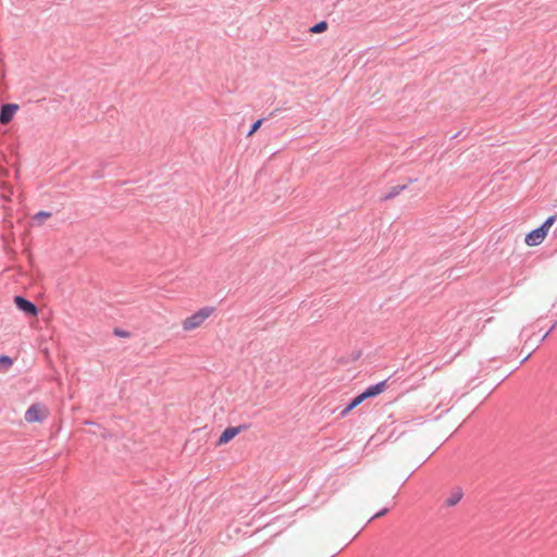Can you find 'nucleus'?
Listing matches in <instances>:
<instances>
[{"instance_id": "f257e3e1", "label": "nucleus", "mask_w": 557, "mask_h": 557, "mask_svg": "<svg viewBox=\"0 0 557 557\" xmlns=\"http://www.w3.org/2000/svg\"><path fill=\"white\" fill-rule=\"evenodd\" d=\"M13 301L16 308L20 311L24 312L27 317L33 318L38 314L37 306L26 297L22 295H16L14 296Z\"/></svg>"}, {"instance_id": "f03ea898", "label": "nucleus", "mask_w": 557, "mask_h": 557, "mask_svg": "<svg viewBox=\"0 0 557 557\" xmlns=\"http://www.w3.org/2000/svg\"><path fill=\"white\" fill-rule=\"evenodd\" d=\"M47 417V409L39 403L33 404L25 412L27 422H41Z\"/></svg>"}, {"instance_id": "7ed1b4c3", "label": "nucleus", "mask_w": 557, "mask_h": 557, "mask_svg": "<svg viewBox=\"0 0 557 557\" xmlns=\"http://www.w3.org/2000/svg\"><path fill=\"white\" fill-rule=\"evenodd\" d=\"M248 429V425L247 424H240V425H237V426H228L226 428L222 433L221 435L219 436L215 445L216 446H221V445H225L227 444L228 442H231L236 435H238L242 431L244 430H247Z\"/></svg>"}, {"instance_id": "20e7f679", "label": "nucleus", "mask_w": 557, "mask_h": 557, "mask_svg": "<svg viewBox=\"0 0 557 557\" xmlns=\"http://www.w3.org/2000/svg\"><path fill=\"white\" fill-rule=\"evenodd\" d=\"M547 234L545 228L540 225L525 235L524 242L528 246H537L545 239Z\"/></svg>"}, {"instance_id": "39448f33", "label": "nucleus", "mask_w": 557, "mask_h": 557, "mask_svg": "<svg viewBox=\"0 0 557 557\" xmlns=\"http://www.w3.org/2000/svg\"><path fill=\"white\" fill-rule=\"evenodd\" d=\"M20 109L18 104L16 103H4L0 108V123L2 125L9 124L17 110Z\"/></svg>"}, {"instance_id": "423d86ee", "label": "nucleus", "mask_w": 557, "mask_h": 557, "mask_svg": "<svg viewBox=\"0 0 557 557\" xmlns=\"http://www.w3.org/2000/svg\"><path fill=\"white\" fill-rule=\"evenodd\" d=\"M386 382H387V380H383L376 384L370 385L362 392V394L364 395V397L367 399L374 398L386 389V387H387Z\"/></svg>"}, {"instance_id": "0eeeda50", "label": "nucleus", "mask_w": 557, "mask_h": 557, "mask_svg": "<svg viewBox=\"0 0 557 557\" xmlns=\"http://www.w3.org/2000/svg\"><path fill=\"white\" fill-rule=\"evenodd\" d=\"M202 323L201 319L195 312L183 321V329L185 331H190L200 326Z\"/></svg>"}, {"instance_id": "6e6552de", "label": "nucleus", "mask_w": 557, "mask_h": 557, "mask_svg": "<svg viewBox=\"0 0 557 557\" xmlns=\"http://www.w3.org/2000/svg\"><path fill=\"white\" fill-rule=\"evenodd\" d=\"M408 187V183L405 184H398L395 186H392L388 191L382 197L383 201L394 199L397 197L403 190H405Z\"/></svg>"}, {"instance_id": "1a4fd4ad", "label": "nucleus", "mask_w": 557, "mask_h": 557, "mask_svg": "<svg viewBox=\"0 0 557 557\" xmlns=\"http://www.w3.org/2000/svg\"><path fill=\"white\" fill-rule=\"evenodd\" d=\"M462 495H463V493H462L461 488H459V487H458V488H456V490L451 493V495H450V496L445 500V504H446L448 507H453V506L457 505V504L460 502V499L462 498Z\"/></svg>"}, {"instance_id": "9d476101", "label": "nucleus", "mask_w": 557, "mask_h": 557, "mask_svg": "<svg viewBox=\"0 0 557 557\" xmlns=\"http://www.w3.org/2000/svg\"><path fill=\"white\" fill-rule=\"evenodd\" d=\"M14 360L8 355H0V372H7L13 366Z\"/></svg>"}, {"instance_id": "9b49d317", "label": "nucleus", "mask_w": 557, "mask_h": 557, "mask_svg": "<svg viewBox=\"0 0 557 557\" xmlns=\"http://www.w3.org/2000/svg\"><path fill=\"white\" fill-rule=\"evenodd\" d=\"M52 215L51 212L48 211H39L33 216V223L36 225H41L44 221Z\"/></svg>"}, {"instance_id": "f8f14e48", "label": "nucleus", "mask_w": 557, "mask_h": 557, "mask_svg": "<svg viewBox=\"0 0 557 557\" xmlns=\"http://www.w3.org/2000/svg\"><path fill=\"white\" fill-rule=\"evenodd\" d=\"M329 27V24L326 21H320L318 23H315L314 25H312L309 29L310 33L312 34H321L323 32H325Z\"/></svg>"}, {"instance_id": "ddd939ff", "label": "nucleus", "mask_w": 557, "mask_h": 557, "mask_svg": "<svg viewBox=\"0 0 557 557\" xmlns=\"http://www.w3.org/2000/svg\"><path fill=\"white\" fill-rule=\"evenodd\" d=\"M367 398L364 397V395L361 393H359L358 395H356L355 397H352L350 399V401L348 403V410H352L354 408H356L357 406H359L362 401H364Z\"/></svg>"}, {"instance_id": "4468645a", "label": "nucleus", "mask_w": 557, "mask_h": 557, "mask_svg": "<svg viewBox=\"0 0 557 557\" xmlns=\"http://www.w3.org/2000/svg\"><path fill=\"white\" fill-rule=\"evenodd\" d=\"M214 311V307H203L199 309L196 313L201 319L202 322L206 321Z\"/></svg>"}, {"instance_id": "2eb2a0df", "label": "nucleus", "mask_w": 557, "mask_h": 557, "mask_svg": "<svg viewBox=\"0 0 557 557\" xmlns=\"http://www.w3.org/2000/svg\"><path fill=\"white\" fill-rule=\"evenodd\" d=\"M265 119H258L257 121H255L251 125H250V128L247 133V136H252L262 125L263 121Z\"/></svg>"}, {"instance_id": "dca6fc26", "label": "nucleus", "mask_w": 557, "mask_h": 557, "mask_svg": "<svg viewBox=\"0 0 557 557\" xmlns=\"http://www.w3.org/2000/svg\"><path fill=\"white\" fill-rule=\"evenodd\" d=\"M555 221H556V215H550L541 224V226L544 227L545 231L548 233L549 228L555 223Z\"/></svg>"}, {"instance_id": "f3484780", "label": "nucleus", "mask_w": 557, "mask_h": 557, "mask_svg": "<svg viewBox=\"0 0 557 557\" xmlns=\"http://www.w3.org/2000/svg\"><path fill=\"white\" fill-rule=\"evenodd\" d=\"M113 334L117 337H129L131 336V333L125 331V330H122V329H119V327H115L113 330Z\"/></svg>"}, {"instance_id": "a211bd4d", "label": "nucleus", "mask_w": 557, "mask_h": 557, "mask_svg": "<svg viewBox=\"0 0 557 557\" xmlns=\"http://www.w3.org/2000/svg\"><path fill=\"white\" fill-rule=\"evenodd\" d=\"M389 511V509L387 507L381 509L380 511H377L376 513H374L370 519H369V522L374 520V519H377V518H381L383 516H385L387 512Z\"/></svg>"}, {"instance_id": "6ab92c4d", "label": "nucleus", "mask_w": 557, "mask_h": 557, "mask_svg": "<svg viewBox=\"0 0 557 557\" xmlns=\"http://www.w3.org/2000/svg\"><path fill=\"white\" fill-rule=\"evenodd\" d=\"M557 322H555L547 331L546 333L541 337L540 342L545 341V338L548 336V334L555 329Z\"/></svg>"}, {"instance_id": "aec40b11", "label": "nucleus", "mask_w": 557, "mask_h": 557, "mask_svg": "<svg viewBox=\"0 0 557 557\" xmlns=\"http://www.w3.org/2000/svg\"><path fill=\"white\" fill-rule=\"evenodd\" d=\"M351 410H348V405L342 410V412L339 413L341 417H345L348 414V412H350Z\"/></svg>"}, {"instance_id": "412c9836", "label": "nucleus", "mask_w": 557, "mask_h": 557, "mask_svg": "<svg viewBox=\"0 0 557 557\" xmlns=\"http://www.w3.org/2000/svg\"><path fill=\"white\" fill-rule=\"evenodd\" d=\"M360 356H361V351L354 352V355H352V359H354V360H357V359H359V358H360Z\"/></svg>"}, {"instance_id": "4be33fe9", "label": "nucleus", "mask_w": 557, "mask_h": 557, "mask_svg": "<svg viewBox=\"0 0 557 557\" xmlns=\"http://www.w3.org/2000/svg\"><path fill=\"white\" fill-rule=\"evenodd\" d=\"M460 135H461V132H458V133H456L455 135H453V136H451V139L457 138V137H459Z\"/></svg>"}, {"instance_id": "5701e85b", "label": "nucleus", "mask_w": 557, "mask_h": 557, "mask_svg": "<svg viewBox=\"0 0 557 557\" xmlns=\"http://www.w3.org/2000/svg\"><path fill=\"white\" fill-rule=\"evenodd\" d=\"M530 356H531V352H529L521 362H524L527 359H529Z\"/></svg>"}]
</instances>
